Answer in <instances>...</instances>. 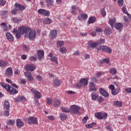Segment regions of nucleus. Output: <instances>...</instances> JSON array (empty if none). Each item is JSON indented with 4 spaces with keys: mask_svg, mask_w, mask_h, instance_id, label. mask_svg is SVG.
Returning <instances> with one entry per match:
<instances>
[{
    "mask_svg": "<svg viewBox=\"0 0 131 131\" xmlns=\"http://www.w3.org/2000/svg\"><path fill=\"white\" fill-rule=\"evenodd\" d=\"M8 124H9V125H14V124H15V120H9L8 121Z\"/></svg>",
    "mask_w": 131,
    "mask_h": 131,
    "instance_id": "49530a36",
    "label": "nucleus"
},
{
    "mask_svg": "<svg viewBox=\"0 0 131 131\" xmlns=\"http://www.w3.org/2000/svg\"><path fill=\"white\" fill-rule=\"evenodd\" d=\"M29 39H34L36 36V31L34 30H31L28 34Z\"/></svg>",
    "mask_w": 131,
    "mask_h": 131,
    "instance_id": "1a4fd4ad",
    "label": "nucleus"
},
{
    "mask_svg": "<svg viewBox=\"0 0 131 131\" xmlns=\"http://www.w3.org/2000/svg\"><path fill=\"white\" fill-rule=\"evenodd\" d=\"M91 98L93 101H96L97 98H99V94L96 92H93L91 94Z\"/></svg>",
    "mask_w": 131,
    "mask_h": 131,
    "instance_id": "5701e85b",
    "label": "nucleus"
},
{
    "mask_svg": "<svg viewBox=\"0 0 131 131\" xmlns=\"http://www.w3.org/2000/svg\"><path fill=\"white\" fill-rule=\"evenodd\" d=\"M95 116L98 119H106L107 118V113H105L103 115L102 113H97Z\"/></svg>",
    "mask_w": 131,
    "mask_h": 131,
    "instance_id": "39448f33",
    "label": "nucleus"
},
{
    "mask_svg": "<svg viewBox=\"0 0 131 131\" xmlns=\"http://www.w3.org/2000/svg\"><path fill=\"white\" fill-rule=\"evenodd\" d=\"M64 43L63 41H58L57 42V45L58 47H62V46H64Z\"/></svg>",
    "mask_w": 131,
    "mask_h": 131,
    "instance_id": "a19ab883",
    "label": "nucleus"
},
{
    "mask_svg": "<svg viewBox=\"0 0 131 131\" xmlns=\"http://www.w3.org/2000/svg\"><path fill=\"white\" fill-rule=\"evenodd\" d=\"M5 74L9 77L12 76L13 75V70L12 68H7L5 71Z\"/></svg>",
    "mask_w": 131,
    "mask_h": 131,
    "instance_id": "aec40b11",
    "label": "nucleus"
},
{
    "mask_svg": "<svg viewBox=\"0 0 131 131\" xmlns=\"http://www.w3.org/2000/svg\"><path fill=\"white\" fill-rule=\"evenodd\" d=\"M31 92L33 93L35 95V98L36 99H40L41 98V96L40 95V93L38 92V91L34 90V89H31Z\"/></svg>",
    "mask_w": 131,
    "mask_h": 131,
    "instance_id": "9b49d317",
    "label": "nucleus"
},
{
    "mask_svg": "<svg viewBox=\"0 0 131 131\" xmlns=\"http://www.w3.org/2000/svg\"><path fill=\"white\" fill-rule=\"evenodd\" d=\"M48 119L50 120H55V117L54 116H48Z\"/></svg>",
    "mask_w": 131,
    "mask_h": 131,
    "instance_id": "69168bd1",
    "label": "nucleus"
},
{
    "mask_svg": "<svg viewBox=\"0 0 131 131\" xmlns=\"http://www.w3.org/2000/svg\"><path fill=\"white\" fill-rule=\"evenodd\" d=\"M99 45H101V43L99 41L95 42L92 40H90L88 41V48L90 50H93V49H95L97 46H99Z\"/></svg>",
    "mask_w": 131,
    "mask_h": 131,
    "instance_id": "20e7f679",
    "label": "nucleus"
},
{
    "mask_svg": "<svg viewBox=\"0 0 131 131\" xmlns=\"http://www.w3.org/2000/svg\"><path fill=\"white\" fill-rule=\"evenodd\" d=\"M125 91L127 92V93H130L131 94V88H126L125 89Z\"/></svg>",
    "mask_w": 131,
    "mask_h": 131,
    "instance_id": "774afa93",
    "label": "nucleus"
},
{
    "mask_svg": "<svg viewBox=\"0 0 131 131\" xmlns=\"http://www.w3.org/2000/svg\"><path fill=\"white\" fill-rule=\"evenodd\" d=\"M4 106L5 110L10 109V102H9V101L8 100L5 101L4 103Z\"/></svg>",
    "mask_w": 131,
    "mask_h": 131,
    "instance_id": "b1692460",
    "label": "nucleus"
},
{
    "mask_svg": "<svg viewBox=\"0 0 131 131\" xmlns=\"http://www.w3.org/2000/svg\"><path fill=\"white\" fill-rule=\"evenodd\" d=\"M70 112L73 113V114H76V115L79 114V111L80 110V107L76 105H73L71 106Z\"/></svg>",
    "mask_w": 131,
    "mask_h": 131,
    "instance_id": "7ed1b4c3",
    "label": "nucleus"
},
{
    "mask_svg": "<svg viewBox=\"0 0 131 131\" xmlns=\"http://www.w3.org/2000/svg\"><path fill=\"white\" fill-rule=\"evenodd\" d=\"M88 118H89L88 116L84 117L82 119L83 123H86V121H88Z\"/></svg>",
    "mask_w": 131,
    "mask_h": 131,
    "instance_id": "5fc2aeb1",
    "label": "nucleus"
},
{
    "mask_svg": "<svg viewBox=\"0 0 131 131\" xmlns=\"http://www.w3.org/2000/svg\"><path fill=\"white\" fill-rule=\"evenodd\" d=\"M99 93L102 96H103L105 98H108L109 97V93H108L107 92V91L103 88L99 89Z\"/></svg>",
    "mask_w": 131,
    "mask_h": 131,
    "instance_id": "9d476101",
    "label": "nucleus"
},
{
    "mask_svg": "<svg viewBox=\"0 0 131 131\" xmlns=\"http://www.w3.org/2000/svg\"><path fill=\"white\" fill-rule=\"evenodd\" d=\"M37 55L38 60H39V61H41V60H42V58H43V56H45V52L42 50H39L37 52Z\"/></svg>",
    "mask_w": 131,
    "mask_h": 131,
    "instance_id": "ddd939ff",
    "label": "nucleus"
},
{
    "mask_svg": "<svg viewBox=\"0 0 131 131\" xmlns=\"http://www.w3.org/2000/svg\"><path fill=\"white\" fill-rule=\"evenodd\" d=\"M43 23L46 25L51 24L52 23V19L49 17H47L44 19Z\"/></svg>",
    "mask_w": 131,
    "mask_h": 131,
    "instance_id": "c85d7f7f",
    "label": "nucleus"
},
{
    "mask_svg": "<svg viewBox=\"0 0 131 131\" xmlns=\"http://www.w3.org/2000/svg\"><path fill=\"white\" fill-rule=\"evenodd\" d=\"M28 121L29 123L30 124L32 123L33 124H38V122L37 121V118L34 117H30L28 119Z\"/></svg>",
    "mask_w": 131,
    "mask_h": 131,
    "instance_id": "423d86ee",
    "label": "nucleus"
},
{
    "mask_svg": "<svg viewBox=\"0 0 131 131\" xmlns=\"http://www.w3.org/2000/svg\"><path fill=\"white\" fill-rule=\"evenodd\" d=\"M96 17L94 16H91L89 19L88 23L89 24H92V23L96 22Z\"/></svg>",
    "mask_w": 131,
    "mask_h": 131,
    "instance_id": "cd10ccee",
    "label": "nucleus"
},
{
    "mask_svg": "<svg viewBox=\"0 0 131 131\" xmlns=\"http://www.w3.org/2000/svg\"><path fill=\"white\" fill-rule=\"evenodd\" d=\"M0 26H3V28L5 31H7L8 30V25L5 23H1Z\"/></svg>",
    "mask_w": 131,
    "mask_h": 131,
    "instance_id": "72a5a7b5",
    "label": "nucleus"
},
{
    "mask_svg": "<svg viewBox=\"0 0 131 131\" xmlns=\"http://www.w3.org/2000/svg\"><path fill=\"white\" fill-rule=\"evenodd\" d=\"M116 23V18H112L109 19V24L111 25L112 28L114 27V24Z\"/></svg>",
    "mask_w": 131,
    "mask_h": 131,
    "instance_id": "412c9836",
    "label": "nucleus"
},
{
    "mask_svg": "<svg viewBox=\"0 0 131 131\" xmlns=\"http://www.w3.org/2000/svg\"><path fill=\"white\" fill-rule=\"evenodd\" d=\"M110 73L112 75H115L117 73V70L115 68H112L110 70Z\"/></svg>",
    "mask_w": 131,
    "mask_h": 131,
    "instance_id": "473e14b6",
    "label": "nucleus"
},
{
    "mask_svg": "<svg viewBox=\"0 0 131 131\" xmlns=\"http://www.w3.org/2000/svg\"><path fill=\"white\" fill-rule=\"evenodd\" d=\"M74 86H76V88H78V89H80L82 86L80 81L79 83L74 84Z\"/></svg>",
    "mask_w": 131,
    "mask_h": 131,
    "instance_id": "37998d69",
    "label": "nucleus"
},
{
    "mask_svg": "<svg viewBox=\"0 0 131 131\" xmlns=\"http://www.w3.org/2000/svg\"><path fill=\"white\" fill-rule=\"evenodd\" d=\"M18 13V11L16 10L15 8L14 9H12L11 11L12 15H17V13Z\"/></svg>",
    "mask_w": 131,
    "mask_h": 131,
    "instance_id": "09e8293b",
    "label": "nucleus"
},
{
    "mask_svg": "<svg viewBox=\"0 0 131 131\" xmlns=\"http://www.w3.org/2000/svg\"><path fill=\"white\" fill-rule=\"evenodd\" d=\"M96 32H103V30L100 28H96Z\"/></svg>",
    "mask_w": 131,
    "mask_h": 131,
    "instance_id": "680f3d73",
    "label": "nucleus"
},
{
    "mask_svg": "<svg viewBox=\"0 0 131 131\" xmlns=\"http://www.w3.org/2000/svg\"><path fill=\"white\" fill-rule=\"evenodd\" d=\"M6 111L5 112V115L6 116H10V109L5 110Z\"/></svg>",
    "mask_w": 131,
    "mask_h": 131,
    "instance_id": "3c124183",
    "label": "nucleus"
},
{
    "mask_svg": "<svg viewBox=\"0 0 131 131\" xmlns=\"http://www.w3.org/2000/svg\"><path fill=\"white\" fill-rule=\"evenodd\" d=\"M57 30H53L51 31L50 36L52 37V38H56V37H57Z\"/></svg>",
    "mask_w": 131,
    "mask_h": 131,
    "instance_id": "4be33fe9",
    "label": "nucleus"
},
{
    "mask_svg": "<svg viewBox=\"0 0 131 131\" xmlns=\"http://www.w3.org/2000/svg\"><path fill=\"white\" fill-rule=\"evenodd\" d=\"M47 7H51L53 4H54V1L52 0H46L45 1Z\"/></svg>",
    "mask_w": 131,
    "mask_h": 131,
    "instance_id": "a878e982",
    "label": "nucleus"
},
{
    "mask_svg": "<svg viewBox=\"0 0 131 131\" xmlns=\"http://www.w3.org/2000/svg\"><path fill=\"white\" fill-rule=\"evenodd\" d=\"M29 31V28L25 27H20L18 30L14 29L12 32L13 33H16V37L17 39H19V38H21L22 34H25V33H27Z\"/></svg>",
    "mask_w": 131,
    "mask_h": 131,
    "instance_id": "f257e3e1",
    "label": "nucleus"
},
{
    "mask_svg": "<svg viewBox=\"0 0 131 131\" xmlns=\"http://www.w3.org/2000/svg\"><path fill=\"white\" fill-rule=\"evenodd\" d=\"M12 21L14 23H19V22H20V20H19V19L18 18H16L15 17H14L12 19Z\"/></svg>",
    "mask_w": 131,
    "mask_h": 131,
    "instance_id": "6e6d98bb",
    "label": "nucleus"
},
{
    "mask_svg": "<svg viewBox=\"0 0 131 131\" xmlns=\"http://www.w3.org/2000/svg\"><path fill=\"white\" fill-rule=\"evenodd\" d=\"M54 105L55 107L58 108V107H60V106H61V102H60V101H59L58 100H55L54 101Z\"/></svg>",
    "mask_w": 131,
    "mask_h": 131,
    "instance_id": "2f4dec72",
    "label": "nucleus"
},
{
    "mask_svg": "<svg viewBox=\"0 0 131 131\" xmlns=\"http://www.w3.org/2000/svg\"><path fill=\"white\" fill-rule=\"evenodd\" d=\"M54 84L55 85H61V81L58 80V79H55L54 81Z\"/></svg>",
    "mask_w": 131,
    "mask_h": 131,
    "instance_id": "ea45409f",
    "label": "nucleus"
},
{
    "mask_svg": "<svg viewBox=\"0 0 131 131\" xmlns=\"http://www.w3.org/2000/svg\"><path fill=\"white\" fill-rule=\"evenodd\" d=\"M80 82L82 86H86L89 83V81L85 78H81L80 80Z\"/></svg>",
    "mask_w": 131,
    "mask_h": 131,
    "instance_id": "f3484780",
    "label": "nucleus"
},
{
    "mask_svg": "<svg viewBox=\"0 0 131 131\" xmlns=\"http://www.w3.org/2000/svg\"><path fill=\"white\" fill-rule=\"evenodd\" d=\"M103 62L104 63H106V64H109V63L110 62V58H106L103 59Z\"/></svg>",
    "mask_w": 131,
    "mask_h": 131,
    "instance_id": "a18cd8bd",
    "label": "nucleus"
},
{
    "mask_svg": "<svg viewBox=\"0 0 131 131\" xmlns=\"http://www.w3.org/2000/svg\"><path fill=\"white\" fill-rule=\"evenodd\" d=\"M6 36L8 39V40H9V41H11L12 42H13V41H14V37L13 36V35L12 34H11V33L7 32L6 33Z\"/></svg>",
    "mask_w": 131,
    "mask_h": 131,
    "instance_id": "6ab92c4d",
    "label": "nucleus"
},
{
    "mask_svg": "<svg viewBox=\"0 0 131 131\" xmlns=\"http://www.w3.org/2000/svg\"><path fill=\"white\" fill-rule=\"evenodd\" d=\"M60 118L62 121H64L66 119H67V115L64 113H61L60 115Z\"/></svg>",
    "mask_w": 131,
    "mask_h": 131,
    "instance_id": "c756f323",
    "label": "nucleus"
},
{
    "mask_svg": "<svg viewBox=\"0 0 131 131\" xmlns=\"http://www.w3.org/2000/svg\"><path fill=\"white\" fill-rule=\"evenodd\" d=\"M23 125H24L23 121L20 119H17L16 120V126L18 127V128H20V127H22Z\"/></svg>",
    "mask_w": 131,
    "mask_h": 131,
    "instance_id": "a211bd4d",
    "label": "nucleus"
},
{
    "mask_svg": "<svg viewBox=\"0 0 131 131\" xmlns=\"http://www.w3.org/2000/svg\"><path fill=\"white\" fill-rule=\"evenodd\" d=\"M8 14L7 11H4L1 13V16H3V17H5V15Z\"/></svg>",
    "mask_w": 131,
    "mask_h": 131,
    "instance_id": "13d9d810",
    "label": "nucleus"
},
{
    "mask_svg": "<svg viewBox=\"0 0 131 131\" xmlns=\"http://www.w3.org/2000/svg\"><path fill=\"white\" fill-rule=\"evenodd\" d=\"M50 60L52 62H54L56 64H58V58L57 57L53 56L51 58Z\"/></svg>",
    "mask_w": 131,
    "mask_h": 131,
    "instance_id": "e433bc0d",
    "label": "nucleus"
},
{
    "mask_svg": "<svg viewBox=\"0 0 131 131\" xmlns=\"http://www.w3.org/2000/svg\"><path fill=\"white\" fill-rule=\"evenodd\" d=\"M20 102H25L26 101V98L24 96H19Z\"/></svg>",
    "mask_w": 131,
    "mask_h": 131,
    "instance_id": "de8ad7c7",
    "label": "nucleus"
},
{
    "mask_svg": "<svg viewBox=\"0 0 131 131\" xmlns=\"http://www.w3.org/2000/svg\"><path fill=\"white\" fill-rule=\"evenodd\" d=\"M61 110L62 111V112H64V113H70V110L66 108L65 107H61Z\"/></svg>",
    "mask_w": 131,
    "mask_h": 131,
    "instance_id": "4c0bfd02",
    "label": "nucleus"
},
{
    "mask_svg": "<svg viewBox=\"0 0 131 131\" xmlns=\"http://www.w3.org/2000/svg\"><path fill=\"white\" fill-rule=\"evenodd\" d=\"M95 124H96V123H92L91 124H88L87 125H86V127H88V128H91L92 127H93V125H95Z\"/></svg>",
    "mask_w": 131,
    "mask_h": 131,
    "instance_id": "79ce46f5",
    "label": "nucleus"
},
{
    "mask_svg": "<svg viewBox=\"0 0 131 131\" xmlns=\"http://www.w3.org/2000/svg\"><path fill=\"white\" fill-rule=\"evenodd\" d=\"M34 69H35V67L33 66L32 64H27L25 67V70H26V71L32 72V71H34Z\"/></svg>",
    "mask_w": 131,
    "mask_h": 131,
    "instance_id": "6e6552de",
    "label": "nucleus"
},
{
    "mask_svg": "<svg viewBox=\"0 0 131 131\" xmlns=\"http://www.w3.org/2000/svg\"><path fill=\"white\" fill-rule=\"evenodd\" d=\"M25 75L27 78L28 81H33V79H34L33 77H32V75H31V73L29 72H25Z\"/></svg>",
    "mask_w": 131,
    "mask_h": 131,
    "instance_id": "2eb2a0df",
    "label": "nucleus"
},
{
    "mask_svg": "<svg viewBox=\"0 0 131 131\" xmlns=\"http://www.w3.org/2000/svg\"><path fill=\"white\" fill-rule=\"evenodd\" d=\"M36 78L38 81H41V80H42V78L39 75H36Z\"/></svg>",
    "mask_w": 131,
    "mask_h": 131,
    "instance_id": "603ef678",
    "label": "nucleus"
},
{
    "mask_svg": "<svg viewBox=\"0 0 131 131\" xmlns=\"http://www.w3.org/2000/svg\"><path fill=\"white\" fill-rule=\"evenodd\" d=\"M101 49H102V52H105L108 54L112 53V49L107 46H101Z\"/></svg>",
    "mask_w": 131,
    "mask_h": 131,
    "instance_id": "4468645a",
    "label": "nucleus"
},
{
    "mask_svg": "<svg viewBox=\"0 0 131 131\" xmlns=\"http://www.w3.org/2000/svg\"><path fill=\"white\" fill-rule=\"evenodd\" d=\"M38 13L43 16H50V11L46 9H40L38 10Z\"/></svg>",
    "mask_w": 131,
    "mask_h": 131,
    "instance_id": "0eeeda50",
    "label": "nucleus"
},
{
    "mask_svg": "<svg viewBox=\"0 0 131 131\" xmlns=\"http://www.w3.org/2000/svg\"><path fill=\"white\" fill-rule=\"evenodd\" d=\"M14 8L18 12H20V11H23V10H25V7L23 6V5H21L18 3H16L14 5Z\"/></svg>",
    "mask_w": 131,
    "mask_h": 131,
    "instance_id": "f8f14e48",
    "label": "nucleus"
},
{
    "mask_svg": "<svg viewBox=\"0 0 131 131\" xmlns=\"http://www.w3.org/2000/svg\"><path fill=\"white\" fill-rule=\"evenodd\" d=\"M47 103L49 105H51V104H52V100L51 99H50L49 98H48L47 99Z\"/></svg>",
    "mask_w": 131,
    "mask_h": 131,
    "instance_id": "0e129e2a",
    "label": "nucleus"
},
{
    "mask_svg": "<svg viewBox=\"0 0 131 131\" xmlns=\"http://www.w3.org/2000/svg\"><path fill=\"white\" fill-rule=\"evenodd\" d=\"M59 52H60L61 54H66V53H67V50L66 48L61 47L59 49Z\"/></svg>",
    "mask_w": 131,
    "mask_h": 131,
    "instance_id": "c9c22d12",
    "label": "nucleus"
},
{
    "mask_svg": "<svg viewBox=\"0 0 131 131\" xmlns=\"http://www.w3.org/2000/svg\"><path fill=\"white\" fill-rule=\"evenodd\" d=\"M119 90H120V89H113V90L111 91L112 95H113V96H115V95H117V94H118V93H119Z\"/></svg>",
    "mask_w": 131,
    "mask_h": 131,
    "instance_id": "7c9ffc66",
    "label": "nucleus"
},
{
    "mask_svg": "<svg viewBox=\"0 0 131 131\" xmlns=\"http://www.w3.org/2000/svg\"><path fill=\"white\" fill-rule=\"evenodd\" d=\"M1 85L4 89L6 90L7 92H9L10 94L11 95H16V94H18V91L12 87L9 84L2 83Z\"/></svg>",
    "mask_w": 131,
    "mask_h": 131,
    "instance_id": "f03ea898",
    "label": "nucleus"
},
{
    "mask_svg": "<svg viewBox=\"0 0 131 131\" xmlns=\"http://www.w3.org/2000/svg\"><path fill=\"white\" fill-rule=\"evenodd\" d=\"M81 17L82 19H88V15L85 14V13L81 14Z\"/></svg>",
    "mask_w": 131,
    "mask_h": 131,
    "instance_id": "8fccbe9b",
    "label": "nucleus"
},
{
    "mask_svg": "<svg viewBox=\"0 0 131 131\" xmlns=\"http://www.w3.org/2000/svg\"><path fill=\"white\" fill-rule=\"evenodd\" d=\"M118 5L119 7H122L123 6V0H118Z\"/></svg>",
    "mask_w": 131,
    "mask_h": 131,
    "instance_id": "c03bdc74",
    "label": "nucleus"
},
{
    "mask_svg": "<svg viewBox=\"0 0 131 131\" xmlns=\"http://www.w3.org/2000/svg\"><path fill=\"white\" fill-rule=\"evenodd\" d=\"M100 13L103 17H105L106 14V11H105V9L102 8V9L100 10Z\"/></svg>",
    "mask_w": 131,
    "mask_h": 131,
    "instance_id": "58836bf2",
    "label": "nucleus"
},
{
    "mask_svg": "<svg viewBox=\"0 0 131 131\" xmlns=\"http://www.w3.org/2000/svg\"><path fill=\"white\" fill-rule=\"evenodd\" d=\"M115 27L117 30H119V32H120V31L123 29V25L122 23H116Z\"/></svg>",
    "mask_w": 131,
    "mask_h": 131,
    "instance_id": "dca6fc26",
    "label": "nucleus"
},
{
    "mask_svg": "<svg viewBox=\"0 0 131 131\" xmlns=\"http://www.w3.org/2000/svg\"><path fill=\"white\" fill-rule=\"evenodd\" d=\"M23 50H24V51H28V50H29V48H28V46L24 45L23 47Z\"/></svg>",
    "mask_w": 131,
    "mask_h": 131,
    "instance_id": "bf43d9fd",
    "label": "nucleus"
},
{
    "mask_svg": "<svg viewBox=\"0 0 131 131\" xmlns=\"http://www.w3.org/2000/svg\"><path fill=\"white\" fill-rule=\"evenodd\" d=\"M14 102L16 103L20 102V96H18V97H16L15 98H14Z\"/></svg>",
    "mask_w": 131,
    "mask_h": 131,
    "instance_id": "052dcab7",
    "label": "nucleus"
},
{
    "mask_svg": "<svg viewBox=\"0 0 131 131\" xmlns=\"http://www.w3.org/2000/svg\"><path fill=\"white\" fill-rule=\"evenodd\" d=\"M30 61H36L37 60V58L34 56H31L29 58Z\"/></svg>",
    "mask_w": 131,
    "mask_h": 131,
    "instance_id": "864d4df0",
    "label": "nucleus"
},
{
    "mask_svg": "<svg viewBox=\"0 0 131 131\" xmlns=\"http://www.w3.org/2000/svg\"><path fill=\"white\" fill-rule=\"evenodd\" d=\"M6 1L5 0H1L0 1V6H5L6 5Z\"/></svg>",
    "mask_w": 131,
    "mask_h": 131,
    "instance_id": "4d7b16f0",
    "label": "nucleus"
},
{
    "mask_svg": "<svg viewBox=\"0 0 131 131\" xmlns=\"http://www.w3.org/2000/svg\"><path fill=\"white\" fill-rule=\"evenodd\" d=\"M113 105L116 106V107H122V102L119 101H116L114 102Z\"/></svg>",
    "mask_w": 131,
    "mask_h": 131,
    "instance_id": "393cba45",
    "label": "nucleus"
},
{
    "mask_svg": "<svg viewBox=\"0 0 131 131\" xmlns=\"http://www.w3.org/2000/svg\"><path fill=\"white\" fill-rule=\"evenodd\" d=\"M111 32V29L109 28H106L104 31V33L105 34V35H109Z\"/></svg>",
    "mask_w": 131,
    "mask_h": 131,
    "instance_id": "f704fd0d",
    "label": "nucleus"
},
{
    "mask_svg": "<svg viewBox=\"0 0 131 131\" xmlns=\"http://www.w3.org/2000/svg\"><path fill=\"white\" fill-rule=\"evenodd\" d=\"M90 88H95V83L94 82H90L89 84Z\"/></svg>",
    "mask_w": 131,
    "mask_h": 131,
    "instance_id": "338daca9",
    "label": "nucleus"
},
{
    "mask_svg": "<svg viewBox=\"0 0 131 131\" xmlns=\"http://www.w3.org/2000/svg\"><path fill=\"white\" fill-rule=\"evenodd\" d=\"M122 11L123 13H124V14H127V11H126V9L125 8V7H123V8H122Z\"/></svg>",
    "mask_w": 131,
    "mask_h": 131,
    "instance_id": "e2e57ef3",
    "label": "nucleus"
},
{
    "mask_svg": "<svg viewBox=\"0 0 131 131\" xmlns=\"http://www.w3.org/2000/svg\"><path fill=\"white\" fill-rule=\"evenodd\" d=\"M8 65V61L0 60V67H5Z\"/></svg>",
    "mask_w": 131,
    "mask_h": 131,
    "instance_id": "bb28decb",
    "label": "nucleus"
}]
</instances>
